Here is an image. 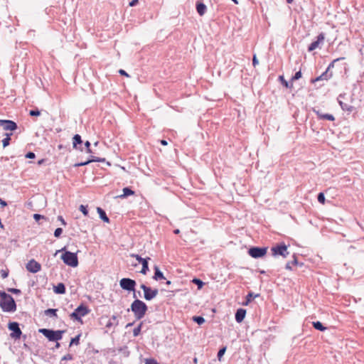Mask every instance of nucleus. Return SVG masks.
Masks as SVG:
<instances>
[{"label":"nucleus","mask_w":364,"mask_h":364,"mask_svg":"<svg viewBox=\"0 0 364 364\" xmlns=\"http://www.w3.org/2000/svg\"><path fill=\"white\" fill-rule=\"evenodd\" d=\"M193 321L198 325H202L205 323V318L201 316H195L193 317Z\"/></svg>","instance_id":"obj_29"},{"label":"nucleus","mask_w":364,"mask_h":364,"mask_svg":"<svg viewBox=\"0 0 364 364\" xmlns=\"http://www.w3.org/2000/svg\"><path fill=\"white\" fill-rule=\"evenodd\" d=\"M1 277L5 279L8 277V272L5 270H1Z\"/></svg>","instance_id":"obj_49"},{"label":"nucleus","mask_w":364,"mask_h":364,"mask_svg":"<svg viewBox=\"0 0 364 364\" xmlns=\"http://www.w3.org/2000/svg\"><path fill=\"white\" fill-rule=\"evenodd\" d=\"M301 75L302 74L301 70L296 72L295 74L292 76L291 81L293 82L300 79L301 77Z\"/></svg>","instance_id":"obj_36"},{"label":"nucleus","mask_w":364,"mask_h":364,"mask_svg":"<svg viewBox=\"0 0 364 364\" xmlns=\"http://www.w3.org/2000/svg\"><path fill=\"white\" fill-rule=\"evenodd\" d=\"M33 218L35 219L36 221H38L41 218H44V216L40 214H34Z\"/></svg>","instance_id":"obj_45"},{"label":"nucleus","mask_w":364,"mask_h":364,"mask_svg":"<svg viewBox=\"0 0 364 364\" xmlns=\"http://www.w3.org/2000/svg\"><path fill=\"white\" fill-rule=\"evenodd\" d=\"M61 259L65 264L70 267H76L78 265V259L76 253L65 251L61 255Z\"/></svg>","instance_id":"obj_4"},{"label":"nucleus","mask_w":364,"mask_h":364,"mask_svg":"<svg viewBox=\"0 0 364 364\" xmlns=\"http://www.w3.org/2000/svg\"><path fill=\"white\" fill-rule=\"evenodd\" d=\"M140 331V327H137L136 328L134 329V331H133V333H134V336H137L139 334Z\"/></svg>","instance_id":"obj_52"},{"label":"nucleus","mask_w":364,"mask_h":364,"mask_svg":"<svg viewBox=\"0 0 364 364\" xmlns=\"http://www.w3.org/2000/svg\"><path fill=\"white\" fill-rule=\"evenodd\" d=\"M196 8L199 16H203L207 10V6L203 2L198 1L196 4Z\"/></svg>","instance_id":"obj_16"},{"label":"nucleus","mask_w":364,"mask_h":364,"mask_svg":"<svg viewBox=\"0 0 364 364\" xmlns=\"http://www.w3.org/2000/svg\"><path fill=\"white\" fill-rule=\"evenodd\" d=\"M62 232H63L62 228H58L55 229V230L54 232V236L55 237H59L60 236V235L62 234Z\"/></svg>","instance_id":"obj_43"},{"label":"nucleus","mask_w":364,"mask_h":364,"mask_svg":"<svg viewBox=\"0 0 364 364\" xmlns=\"http://www.w3.org/2000/svg\"><path fill=\"white\" fill-rule=\"evenodd\" d=\"M132 265L136 267L137 265V263H132Z\"/></svg>","instance_id":"obj_64"},{"label":"nucleus","mask_w":364,"mask_h":364,"mask_svg":"<svg viewBox=\"0 0 364 364\" xmlns=\"http://www.w3.org/2000/svg\"><path fill=\"white\" fill-rule=\"evenodd\" d=\"M279 80L281 82L282 85L285 87L286 88H291L293 86L292 82H287L283 75L279 76Z\"/></svg>","instance_id":"obj_23"},{"label":"nucleus","mask_w":364,"mask_h":364,"mask_svg":"<svg viewBox=\"0 0 364 364\" xmlns=\"http://www.w3.org/2000/svg\"><path fill=\"white\" fill-rule=\"evenodd\" d=\"M173 233L176 234V235H178L180 233V230L179 229H176L173 230Z\"/></svg>","instance_id":"obj_59"},{"label":"nucleus","mask_w":364,"mask_h":364,"mask_svg":"<svg viewBox=\"0 0 364 364\" xmlns=\"http://www.w3.org/2000/svg\"><path fill=\"white\" fill-rule=\"evenodd\" d=\"M271 251L274 257L282 256L286 258L289 254L287 250V246L284 242L276 244L271 248Z\"/></svg>","instance_id":"obj_5"},{"label":"nucleus","mask_w":364,"mask_h":364,"mask_svg":"<svg viewBox=\"0 0 364 364\" xmlns=\"http://www.w3.org/2000/svg\"><path fill=\"white\" fill-rule=\"evenodd\" d=\"M245 315H246V310L245 309H242V308L238 309L236 311V313L235 315V321L237 323H241L244 320Z\"/></svg>","instance_id":"obj_14"},{"label":"nucleus","mask_w":364,"mask_h":364,"mask_svg":"<svg viewBox=\"0 0 364 364\" xmlns=\"http://www.w3.org/2000/svg\"><path fill=\"white\" fill-rule=\"evenodd\" d=\"M26 269L31 273H37L41 269L40 263L34 259H31L26 264Z\"/></svg>","instance_id":"obj_11"},{"label":"nucleus","mask_w":364,"mask_h":364,"mask_svg":"<svg viewBox=\"0 0 364 364\" xmlns=\"http://www.w3.org/2000/svg\"><path fill=\"white\" fill-rule=\"evenodd\" d=\"M122 191H123V194L119 196V198H125L129 196H132L134 193V192L132 190H131L129 188H124Z\"/></svg>","instance_id":"obj_25"},{"label":"nucleus","mask_w":364,"mask_h":364,"mask_svg":"<svg viewBox=\"0 0 364 364\" xmlns=\"http://www.w3.org/2000/svg\"><path fill=\"white\" fill-rule=\"evenodd\" d=\"M59 347H60V343L57 342V343H56V345H55V348H59Z\"/></svg>","instance_id":"obj_62"},{"label":"nucleus","mask_w":364,"mask_h":364,"mask_svg":"<svg viewBox=\"0 0 364 364\" xmlns=\"http://www.w3.org/2000/svg\"><path fill=\"white\" fill-rule=\"evenodd\" d=\"M87 153H91L92 151H91V149L90 148H87Z\"/></svg>","instance_id":"obj_60"},{"label":"nucleus","mask_w":364,"mask_h":364,"mask_svg":"<svg viewBox=\"0 0 364 364\" xmlns=\"http://www.w3.org/2000/svg\"><path fill=\"white\" fill-rule=\"evenodd\" d=\"M259 296V294H255L252 291H250L246 296V301L244 305H247L253 299Z\"/></svg>","instance_id":"obj_22"},{"label":"nucleus","mask_w":364,"mask_h":364,"mask_svg":"<svg viewBox=\"0 0 364 364\" xmlns=\"http://www.w3.org/2000/svg\"><path fill=\"white\" fill-rule=\"evenodd\" d=\"M8 328L12 333L10 334V336L14 339L20 338L22 332L19 328V325L17 322H10L8 325Z\"/></svg>","instance_id":"obj_9"},{"label":"nucleus","mask_w":364,"mask_h":364,"mask_svg":"<svg viewBox=\"0 0 364 364\" xmlns=\"http://www.w3.org/2000/svg\"><path fill=\"white\" fill-rule=\"evenodd\" d=\"M94 161H97V162H100V161H105V159H101V158H98V157H95V156H92V159L86 161H84V162H81V163H78V164H76L75 165V166H86L87 164H89L91 162H94Z\"/></svg>","instance_id":"obj_18"},{"label":"nucleus","mask_w":364,"mask_h":364,"mask_svg":"<svg viewBox=\"0 0 364 364\" xmlns=\"http://www.w3.org/2000/svg\"><path fill=\"white\" fill-rule=\"evenodd\" d=\"M267 247H251L248 250V254L253 258H261L267 254Z\"/></svg>","instance_id":"obj_6"},{"label":"nucleus","mask_w":364,"mask_h":364,"mask_svg":"<svg viewBox=\"0 0 364 364\" xmlns=\"http://www.w3.org/2000/svg\"><path fill=\"white\" fill-rule=\"evenodd\" d=\"M313 326L315 329L321 331H323L326 329V328L323 326V323L318 321L313 322Z\"/></svg>","instance_id":"obj_24"},{"label":"nucleus","mask_w":364,"mask_h":364,"mask_svg":"<svg viewBox=\"0 0 364 364\" xmlns=\"http://www.w3.org/2000/svg\"><path fill=\"white\" fill-rule=\"evenodd\" d=\"M322 80H323L322 76L320 75V76L317 77L316 78L313 79L311 81L313 82H314Z\"/></svg>","instance_id":"obj_55"},{"label":"nucleus","mask_w":364,"mask_h":364,"mask_svg":"<svg viewBox=\"0 0 364 364\" xmlns=\"http://www.w3.org/2000/svg\"><path fill=\"white\" fill-rule=\"evenodd\" d=\"M168 144V141L165 139H161V145L166 146Z\"/></svg>","instance_id":"obj_56"},{"label":"nucleus","mask_w":364,"mask_h":364,"mask_svg":"<svg viewBox=\"0 0 364 364\" xmlns=\"http://www.w3.org/2000/svg\"><path fill=\"white\" fill-rule=\"evenodd\" d=\"M39 332L45 336L50 341H58L62 339L63 331H53L47 328H41Z\"/></svg>","instance_id":"obj_3"},{"label":"nucleus","mask_w":364,"mask_h":364,"mask_svg":"<svg viewBox=\"0 0 364 364\" xmlns=\"http://www.w3.org/2000/svg\"><path fill=\"white\" fill-rule=\"evenodd\" d=\"M154 270L155 272L153 277L154 279L157 280L159 278V267L158 266H155Z\"/></svg>","instance_id":"obj_41"},{"label":"nucleus","mask_w":364,"mask_h":364,"mask_svg":"<svg viewBox=\"0 0 364 364\" xmlns=\"http://www.w3.org/2000/svg\"><path fill=\"white\" fill-rule=\"evenodd\" d=\"M315 112L316 113L318 117L320 119H326V120H328V121H334L335 120L334 116L331 114H323L320 110L315 111Z\"/></svg>","instance_id":"obj_17"},{"label":"nucleus","mask_w":364,"mask_h":364,"mask_svg":"<svg viewBox=\"0 0 364 364\" xmlns=\"http://www.w3.org/2000/svg\"><path fill=\"white\" fill-rule=\"evenodd\" d=\"M321 76H322L323 80H328L330 79L333 76L332 72H328L327 70H326L325 72H323Z\"/></svg>","instance_id":"obj_34"},{"label":"nucleus","mask_w":364,"mask_h":364,"mask_svg":"<svg viewBox=\"0 0 364 364\" xmlns=\"http://www.w3.org/2000/svg\"><path fill=\"white\" fill-rule=\"evenodd\" d=\"M325 38L324 33H321L318 35L317 39L314 41H313L308 47V51L311 52L316 49L319 45L323 42Z\"/></svg>","instance_id":"obj_13"},{"label":"nucleus","mask_w":364,"mask_h":364,"mask_svg":"<svg viewBox=\"0 0 364 364\" xmlns=\"http://www.w3.org/2000/svg\"><path fill=\"white\" fill-rule=\"evenodd\" d=\"M82 143L81 136L79 134L74 135L73 138V146L74 149H77V144H81Z\"/></svg>","instance_id":"obj_21"},{"label":"nucleus","mask_w":364,"mask_h":364,"mask_svg":"<svg viewBox=\"0 0 364 364\" xmlns=\"http://www.w3.org/2000/svg\"><path fill=\"white\" fill-rule=\"evenodd\" d=\"M165 281L166 284L167 285H170L171 284V281L170 280H168L164 276V274L161 272V284L164 283V282Z\"/></svg>","instance_id":"obj_39"},{"label":"nucleus","mask_w":364,"mask_h":364,"mask_svg":"<svg viewBox=\"0 0 364 364\" xmlns=\"http://www.w3.org/2000/svg\"><path fill=\"white\" fill-rule=\"evenodd\" d=\"M119 74H120V75H124V76H127V77H128V76H129V75H128V74L126 73V71H125V70H122V69H121V70H119Z\"/></svg>","instance_id":"obj_53"},{"label":"nucleus","mask_w":364,"mask_h":364,"mask_svg":"<svg viewBox=\"0 0 364 364\" xmlns=\"http://www.w3.org/2000/svg\"><path fill=\"white\" fill-rule=\"evenodd\" d=\"M97 211L99 213L100 218L105 223H109V219L107 216L106 213L101 208H97Z\"/></svg>","instance_id":"obj_19"},{"label":"nucleus","mask_w":364,"mask_h":364,"mask_svg":"<svg viewBox=\"0 0 364 364\" xmlns=\"http://www.w3.org/2000/svg\"><path fill=\"white\" fill-rule=\"evenodd\" d=\"M226 350H227V346H223L222 348H220L219 349V350L218 352V355H217V357H218V359L219 361H221L223 356L224 355V354L226 352Z\"/></svg>","instance_id":"obj_28"},{"label":"nucleus","mask_w":364,"mask_h":364,"mask_svg":"<svg viewBox=\"0 0 364 364\" xmlns=\"http://www.w3.org/2000/svg\"><path fill=\"white\" fill-rule=\"evenodd\" d=\"M80 210L83 213L84 215L87 216L88 215V211L86 206L81 205L80 206Z\"/></svg>","instance_id":"obj_42"},{"label":"nucleus","mask_w":364,"mask_h":364,"mask_svg":"<svg viewBox=\"0 0 364 364\" xmlns=\"http://www.w3.org/2000/svg\"><path fill=\"white\" fill-rule=\"evenodd\" d=\"M9 291L12 292L14 294H19V293H21V290L20 289H14V288L9 289Z\"/></svg>","instance_id":"obj_47"},{"label":"nucleus","mask_w":364,"mask_h":364,"mask_svg":"<svg viewBox=\"0 0 364 364\" xmlns=\"http://www.w3.org/2000/svg\"><path fill=\"white\" fill-rule=\"evenodd\" d=\"M258 63H259V61H258L256 55H255L253 56V59H252V65L254 67H255Z\"/></svg>","instance_id":"obj_48"},{"label":"nucleus","mask_w":364,"mask_h":364,"mask_svg":"<svg viewBox=\"0 0 364 364\" xmlns=\"http://www.w3.org/2000/svg\"><path fill=\"white\" fill-rule=\"evenodd\" d=\"M193 361H194V363H197V358H194V360H193Z\"/></svg>","instance_id":"obj_63"},{"label":"nucleus","mask_w":364,"mask_h":364,"mask_svg":"<svg viewBox=\"0 0 364 364\" xmlns=\"http://www.w3.org/2000/svg\"><path fill=\"white\" fill-rule=\"evenodd\" d=\"M131 257H134V258H136V260L137 261V262H138L139 264H141V262H143V261L146 260V259H144V258L141 257H140L139 255H134V254H133V255H131Z\"/></svg>","instance_id":"obj_38"},{"label":"nucleus","mask_w":364,"mask_h":364,"mask_svg":"<svg viewBox=\"0 0 364 364\" xmlns=\"http://www.w3.org/2000/svg\"><path fill=\"white\" fill-rule=\"evenodd\" d=\"M141 265H142V267H141V269L139 271V272L143 274H146L147 271L149 270L147 259L145 261H143V262H141Z\"/></svg>","instance_id":"obj_31"},{"label":"nucleus","mask_w":364,"mask_h":364,"mask_svg":"<svg viewBox=\"0 0 364 364\" xmlns=\"http://www.w3.org/2000/svg\"><path fill=\"white\" fill-rule=\"evenodd\" d=\"M288 4H291L294 0H286Z\"/></svg>","instance_id":"obj_61"},{"label":"nucleus","mask_w":364,"mask_h":364,"mask_svg":"<svg viewBox=\"0 0 364 364\" xmlns=\"http://www.w3.org/2000/svg\"><path fill=\"white\" fill-rule=\"evenodd\" d=\"M343 96L342 95H340L339 97H338V103L341 107V109L343 110V111H346V112H352L354 109H355V107L352 105H348L346 103H344L343 102H342L340 98L343 97Z\"/></svg>","instance_id":"obj_15"},{"label":"nucleus","mask_w":364,"mask_h":364,"mask_svg":"<svg viewBox=\"0 0 364 364\" xmlns=\"http://www.w3.org/2000/svg\"><path fill=\"white\" fill-rule=\"evenodd\" d=\"M12 135L11 133L10 134H6V137L2 140V144L4 147L7 146L9 144V141L11 140V136Z\"/></svg>","instance_id":"obj_32"},{"label":"nucleus","mask_w":364,"mask_h":364,"mask_svg":"<svg viewBox=\"0 0 364 364\" xmlns=\"http://www.w3.org/2000/svg\"><path fill=\"white\" fill-rule=\"evenodd\" d=\"M57 309H48L44 311L45 315L49 316L51 317H57Z\"/></svg>","instance_id":"obj_26"},{"label":"nucleus","mask_w":364,"mask_h":364,"mask_svg":"<svg viewBox=\"0 0 364 364\" xmlns=\"http://www.w3.org/2000/svg\"><path fill=\"white\" fill-rule=\"evenodd\" d=\"M145 364H159L156 360L152 358H146L144 361Z\"/></svg>","instance_id":"obj_44"},{"label":"nucleus","mask_w":364,"mask_h":364,"mask_svg":"<svg viewBox=\"0 0 364 364\" xmlns=\"http://www.w3.org/2000/svg\"><path fill=\"white\" fill-rule=\"evenodd\" d=\"M140 287L144 291V296L146 300H151L155 298L158 294V290L156 289H152L144 284H141Z\"/></svg>","instance_id":"obj_10"},{"label":"nucleus","mask_w":364,"mask_h":364,"mask_svg":"<svg viewBox=\"0 0 364 364\" xmlns=\"http://www.w3.org/2000/svg\"><path fill=\"white\" fill-rule=\"evenodd\" d=\"M192 282L194 284L197 285L198 289H202L203 287L204 286V282L198 278H193Z\"/></svg>","instance_id":"obj_30"},{"label":"nucleus","mask_w":364,"mask_h":364,"mask_svg":"<svg viewBox=\"0 0 364 364\" xmlns=\"http://www.w3.org/2000/svg\"><path fill=\"white\" fill-rule=\"evenodd\" d=\"M29 114L33 117L39 116L41 114L40 111L38 109H32L29 112Z\"/></svg>","instance_id":"obj_40"},{"label":"nucleus","mask_w":364,"mask_h":364,"mask_svg":"<svg viewBox=\"0 0 364 364\" xmlns=\"http://www.w3.org/2000/svg\"><path fill=\"white\" fill-rule=\"evenodd\" d=\"M131 309L134 312L137 319L144 317L147 310V306L144 302L139 299H135L131 305Z\"/></svg>","instance_id":"obj_2"},{"label":"nucleus","mask_w":364,"mask_h":364,"mask_svg":"<svg viewBox=\"0 0 364 364\" xmlns=\"http://www.w3.org/2000/svg\"><path fill=\"white\" fill-rule=\"evenodd\" d=\"M72 358L73 357L71 355L67 354L63 358V360H71Z\"/></svg>","instance_id":"obj_54"},{"label":"nucleus","mask_w":364,"mask_h":364,"mask_svg":"<svg viewBox=\"0 0 364 364\" xmlns=\"http://www.w3.org/2000/svg\"><path fill=\"white\" fill-rule=\"evenodd\" d=\"M0 204H1L3 207H4V206H6V205H7V204H6V203L4 200H3L1 198H0Z\"/></svg>","instance_id":"obj_57"},{"label":"nucleus","mask_w":364,"mask_h":364,"mask_svg":"<svg viewBox=\"0 0 364 364\" xmlns=\"http://www.w3.org/2000/svg\"><path fill=\"white\" fill-rule=\"evenodd\" d=\"M80 335L75 336V338H72L71 339V341H70V346H72V345H78L79 344V342H80Z\"/></svg>","instance_id":"obj_37"},{"label":"nucleus","mask_w":364,"mask_h":364,"mask_svg":"<svg viewBox=\"0 0 364 364\" xmlns=\"http://www.w3.org/2000/svg\"><path fill=\"white\" fill-rule=\"evenodd\" d=\"M87 308L83 304L80 305L75 311L70 315V318L77 321H81V317L85 316L88 314Z\"/></svg>","instance_id":"obj_7"},{"label":"nucleus","mask_w":364,"mask_h":364,"mask_svg":"<svg viewBox=\"0 0 364 364\" xmlns=\"http://www.w3.org/2000/svg\"><path fill=\"white\" fill-rule=\"evenodd\" d=\"M35 154L33 152H28L26 155V158L27 159H34L35 158Z\"/></svg>","instance_id":"obj_46"},{"label":"nucleus","mask_w":364,"mask_h":364,"mask_svg":"<svg viewBox=\"0 0 364 364\" xmlns=\"http://www.w3.org/2000/svg\"><path fill=\"white\" fill-rule=\"evenodd\" d=\"M345 58H346L345 57H340V58H338L334 59V60H333V61H332V62L328 65V68H327V69H326V70L329 72V70H330L331 68H334V65H335V63H336V62H338V61H340V60H344Z\"/></svg>","instance_id":"obj_33"},{"label":"nucleus","mask_w":364,"mask_h":364,"mask_svg":"<svg viewBox=\"0 0 364 364\" xmlns=\"http://www.w3.org/2000/svg\"><path fill=\"white\" fill-rule=\"evenodd\" d=\"M0 307L4 312H14L16 305L14 298L4 291L0 290Z\"/></svg>","instance_id":"obj_1"},{"label":"nucleus","mask_w":364,"mask_h":364,"mask_svg":"<svg viewBox=\"0 0 364 364\" xmlns=\"http://www.w3.org/2000/svg\"><path fill=\"white\" fill-rule=\"evenodd\" d=\"M0 127L6 131H14L17 129L16 124L11 120L0 119Z\"/></svg>","instance_id":"obj_12"},{"label":"nucleus","mask_w":364,"mask_h":364,"mask_svg":"<svg viewBox=\"0 0 364 364\" xmlns=\"http://www.w3.org/2000/svg\"><path fill=\"white\" fill-rule=\"evenodd\" d=\"M297 264H298V260L296 259V255H294V260H292L291 262H288L286 264L285 268L287 269L291 270L292 269L291 265H297Z\"/></svg>","instance_id":"obj_27"},{"label":"nucleus","mask_w":364,"mask_h":364,"mask_svg":"<svg viewBox=\"0 0 364 364\" xmlns=\"http://www.w3.org/2000/svg\"><path fill=\"white\" fill-rule=\"evenodd\" d=\"M85 146L86 148H90V141H87L85 143Z\"/></svg>","instance_id":"obj_58"},{"label":"nucleus","mask_w":364,"mask_h":364,"mask_svg":"<svg viewBox=\"0 0 364 364\" xmlns=\"http://www.w3.org/2000/svg\"><path fill=\"white\" fill-rule=\"evenodd\" d=\"M119 285L122 289L129 291H135L136 282L129 278H123L119 281Z\"/></svg>","instance_id":"obj_8"},{"label":"nucleus","mask_w":364,"mask_h":364,"mask_svg":"<svg viewBox=\"0 0 364 364\" xmlns=\"http://www.w3.org/2000/svg\"><path fill=\"white\" fill-rule=\"evenodd\" d=\"M317 200L320 203L324 204L326 200L324 193L322 192L319 193L317 196Z\"/></svg>","instance_id":"obj_35"},{"label":"nucleus","mask_w":364,"mask_h":364,"mask_svg":"<svg viewBox=\"0 0 364 364\" xmlns=\"http://www.w3.org/2000/svg\"><path fill=\"white\" fill-rule=\"evenodd\" d=\"M58 220L61 222V224L63 225H66V222L65 221V220L63 219V218L61 215H59L58 217Z\"/></svg>","instance_id":"obj_50"},{"label":"nucleus","mask_w":364,"mask_h":364,"mask_svg":"<svg viewBox=\"0 0 364 364\" xmlns=\"http://www.w3.org/2000/svg\"><path fill=\"white\" fill-rule=\"evenodd\" d=\"M139 3V0H132L129 2L130 6H134Z\"/></svg>","instance_id":"obj_51"},{"label":"nucleus","mask_w":364,"mask_h":364,"mask_svg":"<svg viewBox=\"0 0 364 364\" xmlns=\"http://www.w3.org/2000/svg\"><path fill=\"white\" fill-rule=\"evenodd\" d=\"M54 291L56 294H64L65 292V287L63 283L58 284L57 286L54 287Z\"/></svg>","instance_id":"obj_20"}]
</instances>
